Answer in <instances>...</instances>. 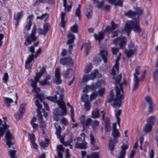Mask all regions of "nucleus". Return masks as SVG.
Masks as SVG:
<instances>
[{"instance_id":"1","label":"nucleus","mask_w":158,"mask_h":158,"mask_svg":"<svg viewBox=\"0 0 158 158\" xmlns=\"http://www.w3.org/2000/svg\"><path fill=\"white\" fill-rule=\"evenodd\" d=\"M121 78L122 75L121 74L117 76V77H114L116 84V85L118 84L120 87L119 89L117 85L115 87L116 97L114 100V104L112 105L113 107L115 108H118L121 106L122 100L123 99V85H126V84L125 79H124L123 82L122 83H120Z\"/></svg>"},{"instance_id":"2","label":"nucleus","mask_w":158,"mask_h":158,"mask_svg":"<svg viewBox=\"0 0 158 158\" xmlns=\"http://www.w3.org/2000/svg\"><path fill=\"white\" fill-rule=\"evenodd\" d=\"M139 20H136L134 21L131 20L127 22L124 30L127 33L128 36L129 35L132 29L135 32L140 33L141 32Z\"/></svg>"},{"instance_id":"3","label":"nucleus","mask_w":158,"mask_h":158,"mask_svg":"<svg viewBox=\"0 0 158 158\" xmlns=\"http://www.w3.org/2000/svg\"><path fill=\"white\" fill-rule=\"evenodd\" d=\"M36 33V28L35 25H34L31 30V32L30 36H27L25 38L24 43V45L27 46L31 44L32 42L36 41L37 37L35 36Z\"/></svg>"},{"instance_id":"4","label":"nucleus","mask_w":158,"mask_h":158,"mask_svg":"<svg viewBox=\"0 0 158 158\" xmlns=\"http://www.w3.org/2000/svg\"><path fill=\"white\" fill-rule=\"evenodd\" d=\"M128 47L129 48V50L125 49L124 53L126 54L127 57L130 58L135 54L137 50V48L134 45V43L132 41L128 45Z\"/></svg>"},{"instance_id":"5","label":"nucleus","mask_w":158,"mask_h":158,"mask_svg":"<svg viewBox=\"0 0 158 158\" xmlns=\"http://www.w3.org/2000/svg\"><path fill=\"white\" fill-rule=\"evenodd\" d=\"M127 42L126 38L125 37H118L113 40V43L115 44H119V47L121 49H123L126 45Z\"/></svg>"},{"instance_id":"6","label":"nucleus","mask_w":158,"mask_h":158,"mask_svg":"<svg viewBox=\"0 0 158 158\" xmlns=\"http://www.w3.org/2000/svg\"><path fill=\"white\" fill-rule=\"evenodd\" d=\"M62 97L63 94H61L60 97L59 98L57 104L62 109V111H61V114H61V116H64L67 114V110L65 104L63 101L62 100Z\"/></svg>"},{"instance_id":"7","label":"nucleus","mask_w":158,"mask_h":158,"mask_svg":"<svg viewBox=\"0 0 158 158\" xmlns=\"http://www.w3.org/2000/svg\"><path fill=\"white\" fill-rule=\"evenodd\" d=\"M54 125L56 129V134L57 138L60 139V142L63 143L64 142V136L61 135V127L58 123H55Z\"/></svg>"},{"instance_id":"8","label":"nucleus","mask_w":158,"mask_h":158,"mask_svg":"<svg viewBox=\"0 0 158 158\" xmlns=\"http://www.w3.org/2000/svg\"><path fill=\"white\" fill-rule=\"evenodd\" d=\"M5 137L7 141L6 144L9 148H10V145H13L14 143L11 141L13 139V137L9 131H7L5 135Z\"/></svg>"},{"instance_id":"9","label":"nucleus","mask_w":158,"mask_h":158,"mask_svg":"<svg viewBox=\"0 0 158 158\" xmlns=\"http://www.w3.org/2000/svg\"><path fill=\"white\" fill-rule=\"evenodd\" d=\"M75 148H77L81 149H85L87 148V143L85 141V139L83 138V141L82 142H75Z\"/></svg>"},{"instance_id":"10","label":"nucleus","mask_w":158,"mask_h":158,"mask_svg":"<svg viewBox=\"0 0 158 158\" xmlns=\"http://www.w3.org/2000/svg\"><path fill=\"white\" fill-rule=\"evenodd\" d=\"M60 64L63 65H69L73 63L72 60L70 57L60 58Z\"/></svg>"},{"instance_id":"11","label":"nucleus","mask_w":158,"mask_h":158,"mask_svg":"<svg viewBox=\"0 0 158 158\" xmlns=\"http://www.w3.org/2000/svg\"><path fill=\"white\" fill-rule=\"evenodd\" d=\"M120 60V57L117 56L115 64L113 66V69L112 70V73L113 75L115 74V71L117 70L118 73L119 71V64L118 61Z\"/></svg>"},{"instance_id":"12","label":"nucleus","mask_w":158,"mask_h":158,"mask_svg":"<svg viewBox=\"0 0 158 158\" xmlns=\"http://www.w3.org/2000/svg\"><path fill=\"white\" fill-rule=\"evenodd\" d=\"M90 143L92 145V148L94 150H97L99 149L98 146L95 145V144L96 141L95 139V137L92 133H91L90 135Z\"/></svg>"},{"instance_id":"13","label":"nucleus","mask_w":158,"mask_h":158,"mask_svg":"<svg viewBox=\"0 0 158 158\" xmlns=\"http://www.w3.org/2000/svg\"><path fill=\"white\" fill-rule=\"evenodd\" d=\"M134 77V83L132 88V91H135L139 87V80L135 73H133Z\"/></svg>"},{"instance_id":"14","label":"nucleus","mask_w":158,"mask_h":158,"mask_svg":"<svg viewBox=\"0 0 158 158\" xmlns=\"http://www.w3.org/2000/svg\"><path fill=\"white\" fill-rule=\"evenodd\" d=\"M51 79L50 75H48L45 78L41 81H39V83L40 85L42 86L44 85H50V83L49 81L48 80Z\"/></svg>"},{"instance_id":"15","label":"nucleus","mask_w":158,"mask_h":158,"mask_svg":"<svg viewBox=\"0 0 158 158\" xmlns=\"http://www.w3.org/2000/svg\"><path fill=\"white\" fill-rule=\"evenodd\" d=\"M125 15L128 17H129L135 19V20L136 19L135 18L136 16V13L135 11H132L131 10H129L124 14Z\"/></svg>"},{"instance_id":"16","label":"nucleus","mask_w":158,"mask_h":158,"mask_svg":"<svg viewBox=\"0 0 158 158\" xmlns=\"http://www.w3.org/2000/svg\"><path fill=\"white\" fill-rule=\"evenodd\" d=\"M73 70L71 69H67L66 70H64L63 76L65 78H69L72 75Z\"/></svg>"},{"instance_id":"17","label":"nucleus","mask_w":158,"mask_h":158,"mask_svg":"<svg viewBox=\"0 0 158 158\" xmlns=\"http://www.w3.org/2000/svg\"><path fill=\"white\" fill-rule=\"evenodd\" d=\"M108 2L111 4H114L115 6H122L124 0H108Z\"/></svg>"},{"instance_id":"18","label":"nucleus","mask_w":158,"mask_h":158,"mask_svg":"<svg viewBox=\"0 0 158 158\" xmlns=\"http://www.w3.org/2000/svg\"><path fill=\"white\" fill-rule=\"evenodd\" d=\"M128 146L127 145L123 144L121 146L122 149L120 153L119 156L118 158H124L126 154V150L127 149Z\"/></svg>"},{"instance_id":"19","label":"nucleus","mask_w":158,"mask_h":158,"mask_svg":"<svg viewBox=\"0 0 158 158\" xmlns=\"http://www.w3.org/2000/svg\"><path fill=\"white\" fill-rule=\"evenodd\" d=\"M118 27V25L115 23L113 20L111 22V27L108 26H106L105 30L107 31H112Z\"/></svg>"},{"instance_id":"20","label":"nucleus","mask_w":158,"mask_h":158,"mask_svg":"<svg viewBox=\"0 0 158 158\" xmlns=\"http://www.w3.org/2000/svg\"><path fill=\"white\" fill-rule=\"evenodd\" d=\"M100 54L101 56L104 63L107 62V52L105 50H102L100 51Z\"/></svg>"},{"instance_id":"21","label":"nucleus","mask_w":158,"mask_h":158,"mask_svg":"<svg viewBox=\"0 0 158 158\" xmlns=\"http://www.w3.org/2000/svg\"><path fill=\"white\" fill-rule=\"evenodd\" d=\"M100 114L99 110L97 108L94 109L92 112L91 117L94 118H98L99 117Z\"/></svg>"},{"instance_id":"22","label":"nucleus","mask_w":158,"mask_h":158,"mask_svg":"<svg viewBox=\"0 0 158 158\" xmlns=\"http://www.w3.org/2000/svg\"><path fill=\"white\" fill-rule=\"evenodd\" d=\"M67 37L69 39L67 42V44H69L73 42L75 38L74 35L69 33L67 35Z\"/></svg>"},{"instance_id":"23","label":"nucleus","mask_w":158,"mask_h":158,"mask_svg":"<svg viewBox=\"0 0 158 158\" xmlns=\"http://www.w3.org/2000/svg\"><path fill=\"white\" fill-rule=\"evenodd\" d=\"M116 139H110L109 143L108 144V147L109 149L111 151H113L114 148L115 144L116 142Z\"/></svg>"},{"instance_id":"24","label":"nucleus","mask_w":158,"mask_h":158,"mask_svg":"<svg viewBox=\"0 0 158 158\" xmlns=\"http://www.w3.org/2000/svg\"><path fill=\"white\" fill-rule=\"evenodd\" d=\"M115 117L116 118L117 123L118 124L119 126L120 127V119L119 117L121 114L122 112V110H115Z\"/></svg>"},{"instance_id":"25","label":"nucleus","mask_w":158,"mask_h":158,"mask_svg":"<svg viewBox=\"0 0 158 158\" xmlns=\"http://www.w3.org/2000/svg\"><path fill=\"white\" fill-rule=\"evenodd\" d=\"M94 88L95 87L93 85H86L83 88V92L85 93H87L90 90H93Z\"/></svg>"},{"instance_id":"26","label":"nucleus","mask_w":158,"mask_h":158,"mask_svg":"<svg viewBox=\"0 0 158 158\" xmlns=\"http://www.w3.org/2000/svg\"><path fill=\"white\" fill-rule=\"evenodd\" d=\"M94 37L96 40L100 41L104 38V33L101 32H99L98 35H97L96 34H94Z\"/></svg>"},{"instance_id":"27","label":"nucleus","mask_w":158,"mask_h":158,"mask_svg":"<svg viewBox=\"0 0 158 158\" xmlns=\"http://www.w3.org/2000/svg\"><path fill=\"white\" fill-rule=\"evenodd\" d=\"M99 124V122L97 120H93V123H92L91 126L92 128L94 130H96L98 129Z\"/></svg>"},{"instance_id":"28","label":"nucleus","mask_w":158,"mask_h":158,"mask_svg":"<svg viewBox=\"0 0 158 158\" xmlns=\"http://www.w3.org/2000/svg\"><path fill=\"white\" fill-rule=\"evenodd\" d=\"M105 129L106 131L109 132L111 130L110 123L109 118L105 121Z\"/></svg>"},{"instance_id":"29","label":"nucleus","mask_w":158,"mask_h":158,"mask_svg":"<svg viewBox=\"0 0 158 158\" xmlns=\"http://www.w3.org/2000/svg\"><path fill=\"white\" fill-rule=\"evenodd\" d=\"M4 101L5 105L8 107L10 106V104L13 102L11 98L7 97L5 98Z\"/></svg>"},{"instance_id":"30","label":"nucleus","mask_w":158,"mask_h":158,"mask_svg":"<svg viewBox=\"0 0 158 158\" xmlns=\"http://www.w3.org/2000/svg\"><path fill=\"white\" fill-rule=\"evenodd\" d=\"M156 121V118L153 116L149 117L147 120V122L148 123V124L154 125Z\"/></svg>"},{"instance_id":"31","label":"nucleus","mask_w":158,"mask_h":158,"mask_svg":"<svg viewBox=\"0 0 158 158\" xmlns=\"http://www.w3.org/2000/svg\"><path fill=\"white\" fill-rule=\"evenodd\" d=\"M66 15L65 12H62L61 14V26L63 28H64L65 25V22L64 20V17Z\"/></svg>"},{"instance_id":"32","label":"nucleus","mask_w":158,"mask_h":158,"mask_svg":"<svg viewBox=\"0 0 158 158\" xmlns=\"http://www.w3.org/2000/svg\"><path fill=\"white\" fill-rule=\"evenodd\" d=\"M93 123V120L91 118H88L85 120V123L84 124V128L83 129L85 130V127H88L90 125H91L92 123Z\"/></svg>"},{"instance_id":"33","label":"nucleus","mask_w":158,"mask_h":158,"mask_svg":"<svg viewBox=\"0 0 158 158\" xmlns=\"http://www.w3.org/2000/svg\"><path fill=\"white\" fill-rule=\"evenodd\" d=\"M135 12L136 13V15H137L136 20H139V16L143 14V10L139 7H137L136 10V11Z\"/></svg>"},{"instance_id":"34","label":"nucleus","mask_w":158,"mask_h":158,"mask_svg":"<svg viewBox=\"0 0 158 158\" xmlns=\"http://www.w3.org/2000/svg\"><path fill=\"white\" fill-rule=\"evenodd\" d=\"M87 14L86 16L88 19H90L92 16V8L89 6V8H86Z\"/></svg>"},{"instance_id":"35","label":"nucleus","mask_w":158,"mask_h":158,"mask_svg":"<svg viewBox=\"0 0 158 158\" xmlns=\"http://www.w3.org/2000/svg\"><path fill=\"white\" fill-rule=\"evenodd\" d=\"M110 98H109L108 100V102L109 103H110L113 100V103L111 104V105L113 106V105L114 104V100L116 98V97L114 99V92L113 90H111L110 92Z\"/></svg>"},{"instance_id":"36","label":"nucleus","mask_w":158,"mask_h":158,"mask_svg":"<svg viewBox=\"0 0 158 158\" xmlns=\"http://www.w3.org/2000/svg\"><path fill=\"white\" fill-rule=\"evenodd\" d=\"M152 128V125L151 124L147 123L145 125L144 128V131L145 133L150 132Z\"/></svg>"},{"instance_id":"37","label":"nucleus","mask_w":158,"mask_h":158,"mask_svg":"<svg viewBox=\"0 0 158 158\" xmlns=\"http://www.w3.org/2000/svg\"><path fill=\"white\" fill-rule=\"evenodd\" d=\"M55 76L56 78H60L61 73L60 68H56V69L55 72Z\"/></svg>"},{"instance_id":"38","label":"nucleus","mask_w":158,"mask_h":158,"mask_svg":"<svg viewBox=\"0 0 158 158\" xmlns=\"http://www.w3.org/2000/svg\"><path fill=\"white\" fill-rule=\"evenodd\" d=\"M47 99L48 100L57 103L58 101V100H57V97L56 95H55L54 96L52 97L48 96L47 97Z\"/></svg>"},{"instance_id":"39","label":"nucleus","mask_w":158,"mask_h":158,"mask_svg":"<svg viewBox=\"0 0 158 158\" xmlns=\"http://www.w3.org/2000/svg\"><path fill=\"white\" fill-rule=\"evenodd\" d=\"M23 11L21 10L20 12L17 13L14 15V19L16 20H17L21 18L23 16Z\"/></svg>"},{"instance_id":"40","label":"nucleus","mask_w":158,"mask_h":158,"mask_svg":"<svg viewBox=\"0 0 158 158\" xmlns=\"http://www.w3.org/2000/svg\"><path fill=\"white\" fill-rule=\"evenodd\" d=\"M112 134V136L114 138H116L120 136V133L118 129L113 130Z\"/></svg>"},{"instance_id":"41","label":"nucleus","mask_w":158,"mask_h":158,"mask_svg":"<svg viewBox=\"0 0 158 158\" xmlns=\"http://www.w3.org/2000/svg\"><path fill=\"white\" fill-rule=\"evenodd\" d=\"M78 26L75 23L73 26L70 27V30L73 33H78Z\"/></svg>"},{"instance_id":"42","label":"nucleus","mask_w":158,"mask_h":158,"mask_svg":"<svg viewBox=\"0 0 158 158\" xmlns=\"http://www.w3.org/2000/svg\"><path fill=\"white\" fill-rule=\"evenodd\" d=\"M49 140L48 139H45V141L46 143H45L43 141L40 143V145L42 148H45L47 147L48 146V144L49 143Z\"/></svg>"},{"instance_id":"43","label":"nucleus","mask_w":158,"mask_h":158,"mask_svg":"<svg viewBox=\"0 0 158 158\" xmlns=\"http://www.w3.org/2000/svg\"><path fill=\"white\" fill-rule=\"evenodd\" d=\"M47 1V0H36L33 4L34 6H36L39 5L41 3H44Z\"/></svg>"},{"instance_id":"44","label":"nucleus","mask_w":158,"mask_h":158,"mask_svg":"<svg viewBox=\"0 0 158 158\" xmlns=\"http://www.w3.org/2000/svg\"><path fill=\"white\" fill-rule=\"evenodd\" d=\"M89 158H99V155L98 152L92 153L90 155H87Z\"/></svg>"},{"instance_id":"45","label":"nucleus","mask_w":158,"mask_h":158,"mask_svg":"<svg viewBox=\"0 0 158 158\" xmlns=\"http://www.w3.org/2000/svg\"><path fill=\"white\" fill-rule=\"evenodd\" d=\"M34 55L33 54H31L30 55L28 58L26 62V64H28L33 60L34 58Z\"/></svg>"},{"instance_id":"46","label":"nucleus","mask_w":158,"mask_h":158,"mask_svg":"<svg viewBox=\"0 0 158 158\" xmlns=\"http://www.w3.org/2000/svg\"><path fill=\"white\" fill-rule=\"evenodd\" d=\"M82 100L84 102L89 101V96L87 94H84L81 97Z\"/></svg>"},{"instance_id":"47","label":"nucleus","mask_w":158,"mask_h":158,"mask_svg":"<svg viewBox=\"0 0 158 158\" xmlns=\"http://www.w3.org/2000/svg\"><path fill=\"white\" fill-rule=\"evenodd\" d=\"M53 114L54 115L56 116L61 115V114H61V112L59 108H57L55 109L53 111Z\"/></svg>"},{"instance_id":"48","label":"nucleus","mask_w":158,"mask_h":158,"mask_svg":"<svg viewBox=\"0 0 158 158\" xmlns=\"http://www.w3.org/2000/svg\"><path fill=\"white\" fill-rule=\"evenodd\" d=\"M92 66V65L90 64L86 67L84 69V72L85 73H88L91 71Z\"/></svg>"},{"instance_id":"49","label":"nucleus","mask_w":158,"mask_h":158,"mask_svg":"<svg viewBox=\"0 0 158 158\" xmlns=\"http://www.w3.org/2000/svg\"><path fill=\"white\" fill-rule=\"evenodd\" d=\"M43 75L40 73H37L36 74L35 76V80L36 82L39 81V79Z\"/></svg>"},{"instance_id":"50","label":"nucleus","mask_w":158,"mask_h":158,"mask_svg":"<svg viewBox=\"0 0 158 158\" xmlns=\"http://www.w3.org/2000/svg\"><path fill=\"white\" fill-rule=\"evenodd\" d=\"M85 54L86 55H88L91 48V46L89 44H86L85 45Z\"/></svg>"},{"instance_id":"51","label":"nucleus","mask_w":158,"mask_h":158,"mask_svg":"<svg viewBox=\"0 0 158 158\" xmlns=\"http://www.w3.org/2000/svg\"><path fill=\"white\" fill-rule=\"evenodd\" d=\"M36 98H39L41 102H42L43 100V95L41 93L39 94V93H38L36 94L35 96V99Z\"/></svg>"},{"instance_id":"52","label":"nucleus","mask_w":158,"mask_h":158,"mask_svg":"<svg viewBox=\"0 0 158 158\" xmlns=\"http://www.w3.org/2000/svg\"><path fill=\"white\" fill-rule=\"evenodd\" d=\"M85 103L84 107L86 110H89L90 108V102L89 101L84 102Z\"/></svg>"},{"instance_id":"53","label":"nucleus","mask_w":158,"mask_h":158,"mask_svg":"<svg viewBox=\"0 0 158 158\" xmlns=\"http://www.w3.org/2000/svg\"><path fill=\"white\" fill-rule=\"evenodd\" d=\"M39 122L40 123V127L41 129L42 130L44 129L46 127V124L45 122L42 121Z\"/></svg>"},{"instance_id":"54","label":"nucleus","mask_w":158,"mask_h":158,"mask_svg":"<svg viewBox=\"0 0 158 158\" xmlns=\"http://www.w3.org/2000/svg\"><path fill=\"white\" fill-rule=\"evenodd\" d=\"M9 153L11 158H15L16 151L15 150H10L9 151Z\"/></svg>"},{"instance_id":"55","label":"nucleus","mask_w":158,"mask_h":158,"mask_svg":"<svg viewBox=\"0 0 158 158\" xmlns=\"http://www.w3.org/2000/svg\"><path fill=\"white\" fill-rule=\"evenodd\" d=\"M111 50L113 54L115 55L118 52L119 49L117 47H112Z\"/></svg>"},{"instance_id":"56","label":"nucleus","mask_w":158,"mask_h":158,"mask_svg":"<svg viewBox=\"0 0 158 158\" xmlns=\"http://www.w3.org/2000/svg\"><path fill=\"white\" fill-rule=\"evenodd\" d=\"M89 80H90V79L89 75H85L82 78V82L83 83L86 82Z\"/></svg>"},{"instance_id":"57","label":"nucleus","mask_w":158,"mask_h":158,"mask_svg":"<svg viewBox=\"0 0 158 158\" xmlns=\"http://www.w3.org/2000/svg\"><path fill=\"white\" fill-rule=\"evenodd\" d=\"M70 3L72 4V2H70ZM64 10L65 11H70V10L71 9L72 7V4H70L69 5L67 6L66 4L65 6H64Z\"/></svg>"},{"instance_id":"58","label":"nucleus","mask_w":158,"mask_h":158,"mask_svg":"<svg viewBox=\"0 0 158 158\" xmlns=\"http://www.w3.org/2000/svg\"><path fill=\"white\" fill-rule=\"evenodd\" d=\"M22 114L19 113V112H18L15 114V116L17 120H19L22 116Z\"/></svg>"},{"instance_id":"59","label":"nucleus","mask_w":158,"mask_h":158,"mask_svg":"<svg viewBox=\"0 0 158 158\" xmlns=\"http://www.w3.org/2000/svg\"><path fill=\"white\" fill-rule=\"evenodd\" d=\"M57 149L58 150V152H60V151H63L64 149V148L63 147L62 145H58L56 147Z\"/></svg>"},{"instance_id":"60","label":"nucleus","mask_w":158,"mask_h":158,"mask_svg":"<svg viewBox=\"0 0 158 158\" xmlns=\"http://www.w3.org/2000/svg\"><path fill=\"white\" fill-rule=\"evenodd\" d=\"M145 100L149 104H152V99L150 96H146L145 98Z\"/></svg>"},{"instance_id":"61","label":"nucleus","mask_w":158,"mask_h":158,"mask_svg":"<svg viewBox=\"0 0 158 158\" xmlns=\"http://www.w3.org/2000/svg\"><path fill=\"white\" fill-rule=\"evenodd\" d=\"M93 60L95 63H99L101 61L100 58L97 56L94 57L93 59Z\"/></svg>"},{"instance_id":"62","label":"nucleus","mask_w":158,"mask_h":158,"mask_svg":"<svg viewBox=\"0 0 158 158\" xmlns=\"http://www.w3.org/2000/svg\"><path fill=\"white\" fill-rule=\"evenodd\" d=\"M46 16H47V17H48V15L47 13H46L44 14H42L40 16H37V17H36V19H43Z\"/></svg>"},{"instance_id":"63","label":"nucleus","mask_w":158,"mask_h":158,"mask_svg":"<svg viewBox=\"0 0 158 158\" xmlns=\"http://www.w3.org/2000/svg\"><path fill=\"white\" fill-rule=\"evenodd\" d=\"M97 96V93L96 92H93L90 95V99L92 100L96 98Z\"/></svg>"},{"instance_id":"64","label":"nucleus","mask_w":158,"mask_h":158,"mask_svg":"<svg viewBox=\"0 0 158 158\" xmlns=\"http://www.w3.org/2000/svg\"><path fill=\"white\" fill-rule=\"evenodd\" d=\"M8 74L7 73H5L3 77V80L4 81L5 83H6V82L8 80Z\"/></svg>"}]
</instances>
